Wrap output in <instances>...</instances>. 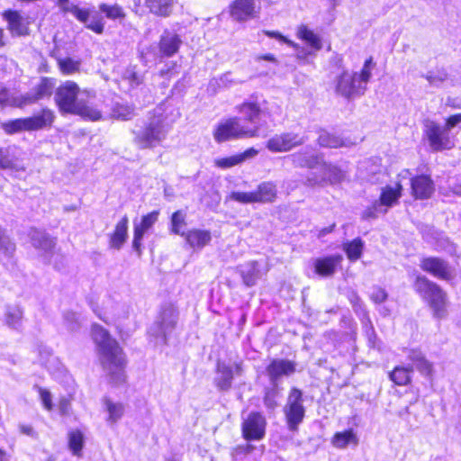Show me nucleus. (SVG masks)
I'll return each mask as SVG.
<instances>
[{
  "label": "nucleus",
  "instance_id": "473e14b6",
  "mask_svg": "<svg viewBox=\"0 0 461 461\" xmlns=\"http://www.w3.org/2000/svg\"><path fill=\"white\" fill-rule=\"evenodd\" d=\"M31 238L33 247L44 252L50 251L55 246V240L43 231L33 230Z\"/></svg>",
  "mask_w": 461,
  "mask_h": 461
},
{
  "label": "nucleus",
  "instance_id": "4be33fe9",
  "mask_svg": "<svg viewBox=\"0 0 461 461\" xmlns=\"http://www.w3.org/2000/svg\"><path fill=\"white\" fill-rule=\"evenodd\" d=\"M4 17L8 23V30L13 35L23 36L29 34L30 18L17 11H6Z\"/></svg>",
  "mask_w": 461,
  "mask_h": 461
},
{
  "label": "nucleus",
  "instance_id": "49530a36",
  "mask_svg": "<svg viewBox=\"0 0 461 461\" xmlns=\"http://www.w3.org/2000/svg\"><path fill=\"white\" fill-rule=\"evenodd\" d=\"M99 9L101 12L105 14L106 17L112 20L118 19V18H123L125 16V14L122 10V8L115 4L113 5H109L106 4H101L99 5Z\"/></svg>",
  "mask_w": 461,
  "mask_h": 461
},
{
  "label": "nucleus",
  "instance_id": "a19ab883",
  "mask_svg": "<svg viewBox=\"0 0 461 461\" xmlns=\"http://www.w3.org/2000/svg\"><path fill=\"white\" fill-rule=\"evenodd\" d=\"M332 445L337 448H345L349 443L357 445L358 439L352 429L345 430L342 432H337L332 439Z\"/></svg>",
  "mask_w": 461,
  "mask_h": 461
},
{
  "label": "nucleus",
  "instance_id": "a878e982",
  "mask_svg": "<svg viewBox=\"0 0 461 461\" xmlns=\"http://www.w3.org/2000/svg\"><path fill=\"white\" fill-rule=\"evenodd\" d=\"M243 283L247 286H253L260 279L267 270H263L259 262L249 261L239 267Z\"/></svg>",
  "mask_w": 461,
  "mask_h": 461
},
{
  "label": "nucleus",
  "instance_id": "6e6552de",
  "mask_svg": "<svg viewBox=\"0 0 461 461\" xmlns=\"http://www.w3.org/2000/svg\"><path fill=\"white\" fill-rule=\"evenodd\" d=\"M177 321V312L173 306L162 310L157 321L149 328V334L157 339V343L166 344L167 336L171 334Z\"/></svg>",
  "mask_w": 461,
  "mask_h": 461
},
{
  "label": "nucleus",
  "instance_id": "f03ea898",
  "mask_svg": "<svg viewBox=\"0 0 461 461\" xmlns=\"http://www.w3.org/2000/svg\"><path fill=\"white\" fill-rule=\"evenodd\" d=\"M83 95L94 96L92 91L82 90L78 85L67 80L61 83L55 91L54 101L61 113L78 115L90 121H98L102 118L101 112L94 106L88 105Z\"/></svg>",
  "mask_w": 461,
  "mask_h": 461
},
{
  "label": "nucleus",
  "instance_id": "37998d69",
  "mask_svg": "<svg viewBox=\"0 0 461 461\" xmlns=\"http://www.w3.org/2000/svg\"><path fill=\"white\" fill-rule=\"evenodd\" d=\"M364 243L360 239H355L350 242L344 243L343 249L351 261L360 258L363 252Z\"/></svg>",
  "mask_w": 461,
  "mask_h": 461
},
{
  "label": "nucleus",
  "instance_id": "a18cd8bd",
  "mask_svg": "<svg viewBox=\"0 0 461 461\" xmlns=\"http://www.w3.org/2000/svg\"><path fill=\"white\" fill-rule=\"evenodd\" d=\"M84 444V436L79 430L71 431L68 435L69 448L75 456H80Z\"/></svg>",
  "mask_w": 461,
  "mask_h": 461
},
{
  "label": "nucleus",
  "instance_id": "79ce46f5",
  "mask_svg": "<svg viewBox=\"0 0 461 461\" xmlns=\"http://www.w3.org/2000/svg\"><path fill=\"white\" fill-rule=\"evenodd\" d=\"M186 214L181 210L175 212L171 216V227L170 230L172 233L184 237L186 232L183 229L186 226Z\"/></svg>",
  "mask_w": 461,
  "mask_h": 461
},
{
  "label": "nucleus",
  "instance_id": "bb28decb",
  "mask_svg": "<svg viewBox=\"0 0 461 461\" xmlns=\"http://www.w3.org/2000/svg\"><path fill=\"white\" fill-rule=\"evenodd\" d=\"M412 195L416 199H427L433 191L434 186L431 179L428 176H418L411 180Z\"/></svg>",
  "mask_w": 461,
  "mask_h": 461
},
{
  "label": "nucleus",
  "instance_id": "4468645a",
  "mask_svg": "<svg viewBox=\"0 0 461 461\" xmlns=\"http://www.w3.org/2000/svg\"><path fill=\"white\" fill-rule=\"evenodd\" d=\"M242 374L243 367L241 362L227 364L219 361L217 363L214 383L221 391H228L231 387L234 375L240 376Z\"/></svg>",
  "mask_w": 461,
  "mask_h": 461
},
{
  "label": "nucleus",
  "instance_id": "58836bf2",
  "mask_svg": "<svg viewBox=\"0 0 461 461\" xmlns=\"http://www.w3.org/2000/svg\"><path fill=\"white\" fill-rule=\"evenodd\" d=\"M412 366H396L390 373V379L397 385H406L411 381Z\"/></svg>",
  "mask_w": 461,
  "mask_h": 461
},
{
  "label": "nucleus",
  "instance_id": "052dcab7",
  "mask_svg": "<svg viewBox=\"0 0 461 461\" xmlns=\"http://www.w3.org/2000/svg\"><path fill=\"white\" fill-rule=\"evenodd\" d=\"M371 299L375 303H384L387 299V293L381 287H375L371 294Z\"/></svg>",
  "mask_w": 461,
  "mask_h": 461
},
{
  "label": "nucleus",
  "instance_id": "cd10ccee",
  "mask_svg": "<svg viewBox=\"0 0 461 461\" xmlns=\"http://www.w3.org/2000/svg\"><path fill=\"white\" fill-rule=\"evenodd\" d=\"M186 243L194 249H202L212 240L211 232L207 230L192 229L184 236Z\"/></svg>",
  "mask_w": 461,
  "mask_h": 461
},
{
  "label": "nucleus",
  "instance_id": "69168bd1",
  "mask_svg": "<svg viewBox=\"0 0 461 461\" xmlns=\"http://www.w3.org/2000/svg\"><path fill=\"white\" fill-rule=\"evenodd\" d=\"M457 125V122L454 117V115H451L449 116L447 120H446V124H445V129L448 131H450L452 128L456 127Z\"/></svg>",
  "mask_w": 461,
  "mask_h": 461
},
{
  "label": "nucleus",
  "instance_id": "8fccbe9b",
  "mask_svg": "<svg viewBox=\"0 0 461 461\" xmlns=\"http://www.w3.org/2000/svg\"><path fill=\"white\" fill-rule=\"evenodd\" d=\"M425 78L432 86H440L448 78V75L445 70H438L436 72H429Z\"/></svg>",
  "mask_w": 461,
  "mask_h": 461
},
{
  "label": "nucleus",
  "instance_id": "3c124183",
  "mask_svg": "<svg viewBox=\"0 0 461 461\" xmlns=\"http://www.w3.org/2000/svg\"><path fill=\"white\" fill-rule=\"evenodd\" d=\"M230 199L240 203H254L257 202L255 191L253 192H232Z\"/></svg>",
  "mask_w": 461,
  "mask_h": 461
},
{
  "label": "nucleus",
  "instance_id": "5fc2aeb1",
  "mask_svg": "<svg viewBox=\"0 0 461 461\" xmlns=\"http://www.w3.org/2000/svg\"><path fill=\"white\" fill-rule=\"evenodd\" d=\"M64 322L70 330H75L79 327V317L73 312H68L64 314Z\"/></svg>",
  "mask_w": 461,
  "mask_h": 461
},
{
  "label": "nucleus",
  "instance_id": "9d476101",
  "mask_svg": "<svg viewBox=\"0 0 461 461\" xmlns=\"http://www.w3.org/2000/svg\"><path fill=\"white\" fill-rule=\"evenodd\" d=\"M402 185L397 182L393 185H386L382 188L379 201H376L372 208L365 212V217L375 218L377 213H385L387 208L393 206L402 195Z\"/></svg>",
  "mask_w": 461,
  "mask_h": 461
},
{
  "label": "nucleus",
  "instance_id": "39448f33",
  "mask_svg": "<svg viewBox=\"0 0 461 461\" xmlns=\"http://www.w3.org/2000/svg\"><path fill=\"white\" fill-rule=\"evenodd\" d=\"M259 127L242 122L239 117H231L221 121L213 131L214 140L221 143L231 140L257 138Z\"/></svg>",
  "mask_w": 461,
  "mask_h": 461
},
{
  "label": "nucleus",
  "instance_id": "680f3d73",
  "mask_svg": "<svg viewBox=\"0 0 461 461\" xmlns=\"http://www.w3.org/2000/svg\"><path fill=\"white\" fill-rule=\"evenodd\" d=\"M415 366L420 373L424 375H429L432 372V365L425 358V357H422V359L419 361Z\"/></svg>",
  "mask_w": 461,
  "mask_h": 461
},
{
  "label": "nucleus",
  "instance_id": "603ef678",
  "mask_svg": "<svg viewBox=\"0 0 461 461\" xmlns=\"http://www.w3.org/2000/svg\"><path fill=\"white\" fill-rule=\"evenodd\" d=\"M278 397V391L274 385L273 388L267 389L264 396V404L267 408L273 410L277 406L276 399Z\"/></svg>",
  "mask_w": 461,
  "mask_h": 461
},
{
  "label": "nucleus",
  "instance_id": "0e129e2a",
  "mask_svg": "<svg viewBox=\"0 0 461 461\" xmlns=\"http://www.w3.org/2000/svg\"><path fill=\"white\" fill-rule=\"evenodd\" d=\"M424 357L423 354L418 349H411L409 352L408 358L416 365L419 361H420Z\"/></svg>",
  "mask_w": 461,
  "mask_h": 461
},
{
  "label": "nucleus",
  "instance_id": "f8f14e48",
  "mask_svg": "<svg viewBox=\"0 0 461 461\" xmlns=\"http://www.w3.org/2000/svg\"><path fill=\"white\" fill-rule=\"evenodd\" d=\"M343 172L335 165L328 163L320 158L317 167L307 176V182L311 185H321L323 183H338L343 178Z\"/></svg>",
  "mask_w": 461,
  "mask_h": 461
},
{
  "label": "nucleus",
  "instance_id": "4c0bfd02",
  "mask_svg": "<svg viewBox=\"0 0 461 461\" xmlns=\"http://www.w3.org/2000/svg\"><path fill=\"white\" fill-rule=\"evenodd\" d=\"M23 311L19 305L6 306L5 313V323L14 329H18L22 324Z\"/></svg>",
  "mask_w": 461,
  "mask_h": 461
},
{
  "label": "nucleus",
  "instance_id": "f3484780",
  "mask_svg": "<svg viewBox=\"0 0 461 461\" xmlns=\"http://www.w3.org/2000/svg\"><path fill=\"white\" fill-rule=\"evenodd\" d=\"M255 0H235L230 5V14L237 22H246L258 16Z\"/></svg>",
  "mask_w": 461,
  "mask_h": 461
},
{
  "label": "nucleus",
  "instance_id": "7c9ffc66",
  "mask_svg": "<svg viewBox=\"0 0 461 461\" xmlns=\"http://www.w3.org/2000/svg\"><path fill=\"white\" fill-rule=\"evenodd\" d=\"M341 259V256L316 259L315 271L318 275L322 276H331L335 271L336 266L340 263Z\"/></svg>",
  "mask_w": 461,
  "mask_h": 461
},
{
  "label": "nucleus",
  "instance_id": "c9c22d12",
  "mask_svg": "<svg viewBox=\"0 0 461 461\" xmlns=\"http://www.w3.org/2000/svg\"><path fill=\"white\" fill-rule=\"evenodd\" d=\"M258 203H272L276 197V187L271 182H265L255 190Z\"/></svg>",
  "mask_w": 461,
  "mask_h": 461
},
{
  "label": "nucleus",
  "instance_id": "f704fd0d",
  "mask_svg": "<svg viewBox=\"0 0 461 461\" xmlns=\"http://www.w3.org/2000/svg\"><path fill=\"white\" fill-rule=\"evenodd\" d=\"M57 65L59 72L68 77L80 72L81 60L70 57L58 58Z\"/></svg>",
  "mask_w": 461,
  "mask_h": 461
},
{
  "label": "nucleus",
  "instance_id": "412c9836",
  "mask_svg": "<svg viewBox=\"0 0 461 461\" xmlns=\"http://www.w3.org/2000/svg\"><path fill=\"white\" fill-rule=\"evenodd\" d=\"M158 215V211H153L142 216L140 223L134 221L132 246L135 250L140 251L143 236L156 223Z\"/></svg>",
  "mask_w": 461,
  "mask_h": 461
},
{
  "label": "nucleus",
  "instance_id": "9b49d317",
  "mask_svg": "<svg viewBox=\"0 0 461 461\" xmlns=\"http://www.w3.org/2000/svg\"><path fill=\"white\" fill-rule=\"evenodd\" d=\"M305 141L306 138L304 136L294 131H284L269 138L266 147L273 153H285L302 146Z\"/></svg>",
  "mask_w": 461,
  "mask_h": 461
},
{
  "label": "nucleus",
  "instance_id": "ea45409f",
  "mask_svg": "<svg viewBox=\"0 0 461 461\" xmlns=\"http://www.w3.org/2000/svg\"><path fill=\"white\" fill-rule=\"evenodd\" d=\"M105 410L108 412L107 421L111 424L116 423L124 413V405L121 402H114L108 398L104 400Z\"/></svg>",
  "mask_w": 461,
  "mask_h": 461
},
{
  "label": "nucleus",
  "instance_id": "13d9d810",
  "mask_svg": "<svg viewBox=\"0 0 461 461\" xmlns=\"http://www.w3.org/2000/svg\"><path fill=\"white\" fill-rule=\"evenodd\" d=\"M38 391H39L40 398H41L43 407L47 411H51L52 407H53L51 393L48 390L41 388V387H40Z\"/></svg>",
  "mask_w": 461,
  "mask_h": 461
},
{
  "label": "nucleus",
  "instance_id": "e433bc0d",
  "mask_svg": "<svg viewBox=\"0 0 461 461\" xmlns=\"http://www.w3.org/2000/svg\"><path fill=\"white\" fill-rule=\"evenodd\" d=\"M149 11L159 16H168L171 14L174 0H145Z\"/></svg>",
  "mask_w": 461,
  "mask_h": 461
},
{
  "label": "nucleus",
  "instance_id": "2eb2a0df",
  "mask_svg": "<svg viewBox=\"0 0 461 461\" xmlns=\"http://www.w3.org/2000/svg\"><path fill=\"white\" fill-rule=\"evenodd\" d=\"M267 420L259 412H250L241 424L242 436L246 440H260L266 434Z\"/></svg>",
  "mask_w": 461,
  "mask_h": 461
},
{
  "label": "nucleus",
  "instance_id": "72a5a7b5",
  "mask_svg": "<svg viewBox=\"0 0 461 461\" xmlns=\"http://www.w3.org/2000/svg\"><path fill=\"white\" fill-rule=\"evenodd\" d=\"M296 35L299 39L305 41L315 50H320L322 48L320 36L313 31L308 29L306 25H300L297 29Z\"/></svg>",
  "mask_w": 461,
  "mask_h": 461
},
{
  "label": "nucleus",
  "instance_id": "423d86ee",
  "mask_svg": "<svg viewBox=\"0 0 461 461\" xmlns=\"http://www.w3.org/2000/svg\"><path fill=\"white\" fill-rule=\"evenodd\" d=\"M54 119V112L49 108H44L38 114L32 117L9 121L5 122L2 127L7 134H14L21 131H32L50 127Z\"/></svg>",
  "mask_w": 461,
  "mask_h": 461
},
{
  "label": "nucleus",
  "instance_id": "ddd939ff",
  "mask_svg": "<svg viewBox=\"0 0 461 461\" xmlns=\"http://www.w3.org/2000/svg\"><path fill=\"white\" fill-rule=\"evenodd\" d=\"M336 93L346 98L364 95L366 86H362L357 79V72L344 71L336 80Z\"/></svg>",
  "mask_w": 461,
  "mask_h": 461
},
{
  "label": "nucleus",
  "instance_id": "774afa93",
  "mask_svg": "<svg viewBox=\"0 0 461 461\" xmlns=\"http://www.w3.org/2000/svg\"><path fill=\"white\" fill-rule=\"evenodd\" d=\"M334 227H335V224H331L330 226L329 227H326V228H323L320 230L319 232V238H321V237H324L325 235H327L328 233H330L333 230H334Z\"/></svg>",
  "mask_w": 461,
  "mask_h": 461
},
{
  "label": "nucleus",
  "instance_id": "c03bdc74",
  "mask_svg": "<svg viewBox=\"0 0 461 461\" xmlns=\"http://www.w3.org/2000/svg\"><path fill=\"white\" fill-rule=\"evenodd\" d=\"M55 86V82L53 78L50 77H42L41 82L35 86L32 89L34 94L36 95L38 100L42 99L45 96H50Z\"/></svg>",
  "mask_w": 461,
  "mask_h": 461
},
{
  "label": "nucleus",
  "instance_id": "338daca9",
  "mask_svg": "<svg viewBox=\"0 0 461 461\" xmlns=\"http://www.w3.org/2000/svg\"><path fill=\"white\" fill-rule=\"evenodd\" d=\"M20 430L22 433L26 434L28 436H33L34 430L32 426L29 425H22L20 426Z\"/></svg>",
  "mask_w": 461,
  "mask_h": 461
},
{
  "label": "nucleus",
  "instance_id": "5701e85b",
  "mask_svg": "<svg viewBox=\"0 0 461 461\" xmlns=\"http://www.w3.org/2000/svg\"><path fill=\"white\" fill-rule=\"evenodd\" d=\"M321 156L315 154L312 149L305 148L287 157L294 167H307L314 170L320 163Z\"/></svg>",
  "mask_w": 461,
  "mask_h": 461
},
{
  "label": "nucleus",
  "instance_id": "b1692460",
  "mask_svg": "<svg viewBox=\"0 0 461 461\" xmlns=\"http://www.w3.org/2000/svg\"><path fill=\"white\" fill-rule=\"evenodd\" d=\"M38 98L34 94L33 90L25 95H18L8 90H4L0 93V103L5 105L23 107L28 104L38 102Z\"/></svg>",
  "mask_w": 461,
  "mask_h": 461
},
{
  "label": "nucleus",
  "instance_id": "e2e57ef3",
  "mask_svg": "<svg viewBox=\"0 0 461 461\" xmlns=\"http://www.w3.org/2000/svg\"><path fill=\"white\" fill-rule=\"evenodd\" d=\"M254 450V447L252 445L247 444L244 446H238L233 450V455H240V454H249Z\"/></svg>",
  "mask_w": 461,
  "mask_h": 461
},
{
  "label": "nucleus",
  "instance_id": "bf43d9fd",
  "mask_svg": "<svg viewBox=\"0 0 461 461\" xmlns=\"http://www.w3.org/2000/svg\"><path fill=\"white\" fill-rule=\"evenodd\" d=\"M14 163L10 158L9 151L7 149H0V168H11Z\"/></svg>",
  "mask_w": 461,
  "mask_h": 461
},
{
  "label": "nucleus",
  "instance_id": "09e8293b",
  "mask_svg": "<svg viewBox=\"0 0 461 461\" xmlns=\"http://www.w3.org/2000/svg\"><path fill=\"white\" fill-rule=\"evenodd\" d=\"M133 115L134 110L129 105L116 104L113 109V116L119 120H130Z\"/></svg>",
  "mask_w": 461,
  "mask_h": 461
},
{
  "label": "nucleus",
  "instance_id": "aec40b11",
  "mask_svg": "<svg viewBox=\"0 0 461 461\" xmlns=\"http://www.w3.org/2000/svg\"><path fill=\"white\" fill-rule=\"evenodd\" d=\"M421 268L434 276L448 280L453 276L451 267L444 260L438 258H429L422 260Z\"/></svg>",
  "mask_w": 461,
  "mask_h": 461
},
{
  "label": "nucleus",
  "instance_id": "c756f323",
  "mask_svg": "<svg viewBox=\"0 0 461 461\" xmlns=\"http://www.w3.org/2000/svg\"><path fill=\"white\" fill-rule=\"evenodd\" d=\"M181 39L176 33L166 32L159 41V50L162 54L170 57L176 54L181 45Z\"/></svg>",
  "mask_w": 461,
  "mask_h": 461
},
{
  "label": "nucleus",
  "instance_id": "2f4dec72",
  "mask_svg": "<svg viewBox=\"0 0 461 461\" xmlns=\"http://www.w3.org/2000/svg\"><path fill=\"white\" fill-rule=\"evenodd\" d=\"M318 143L323 148L330 149H337L353 144L352 142L343 140L340 137L331 134L326 131H321L320 132L318 137Z\"/></svg>",
  "mask_w": 461,
  "mask_h": 461
},
{
  "label": "nucleus",
  "instance_id": "dca6fc26",
  "mask_svg": "<svg viewBox=\"0 0 461 461\" xmlns=\"http://www.w3.org/2000/svg\"><path fill=\"white\" fill-rule=\"evenodd\" d=\"M424 132L431 149L438 151L449 148L447 131L439 124L432 121L427 122Z\"/></svg>",
  "mask_w": 461,
  "mask_h": 461
},
{
  "label": "nucleus",
  "instance_id": "6ab92c4d",
  "mask_svg": "<svg viewBox=\"0 0 461 461\" xmlns=\"http://www.w3.org/2000/svg\"><path fill=\"white\" fill-rule=\"evenodd\" d=\"M295 369L296 364L291 360L273 359L267 367V374L271 384L276 386V383L280 377L293 375Z\"/></svg>",
  "mask_w": 461,
  "mask_h": 461
},
{
  "label": "nucleus",
  "instance_id": "f257e3e1",
  "mask_svg": "<svg viewBox=\"0 0 461 461\" xmlns=\"http://www.w3.org/2000/svg\"><path fill=\"white\" fill-rule=\"evenodd\" d=\"M92 339L96 344L102 366L113 384L124 382L125 356L118 342L98 324L92 326Z\"/></svg>",
  "mask_w": 461,
  "mask_h": 461
},
{
  "label": "nucleus",
  "instance_id": "7ed1b4c3",
  "mask_svg": "<svg viewBox=\"0 0 461 461\" xmlns=\"http://www.w3.org/2000/svg\"><path fill=\"white\" fill-rule=\"evenodd\" d=\"M414 289L427 302L434 318L441 320L447 316V296L437 284L419 276Z\"/></svg>",
  "mask_w": 461,
  "mask_h": 461
},
{
  "label": "nucleus",
  "instance_id": "0eeeda50",
  "mask_svg": "<svg viewBox=\"0 0 461 461\" xmlns=\"http://www.w3.org/2000/svg\"><path fill=\"white\" fill-rule=\"evenodd\" d=\"M59 5L64 12L71 14L77 21L84 23L87 29L97 34L103 33L104 27L103 18L96 13L70 4L69 0H59Z\"/></svg>",
  "mask_w": 461,
  "mask_h": 461
},
{
  "label": "nucleus",
  "instance_id": "1a4fd4ad",
  "mask_svg": "<svg viewBox=\"0 0 461 461\" xmlns=\"http://www.w3.org/2000/svg\"><path fill=\"white\" fill-rule=\"evenodd\" d=\"M305 414V409L303 405V393L297 388H293L288 395L287 402L285 407V415L288 429L295 431L300 423L303 422Z\"/></svg>",
  "mask_w": 461,
  "mask_h": 461
},
{
  "label": "nucleus",
  "instance_id": "c85d7f7f",
  "mask_svg": "<svg viewBox=\"0 0 461 461\" xmlns=\"http://www.w3.org/2000/svg\"><path fill=\"white\" fill-rule=\"evenodd\" d=\"M258 154V150L249 148L244 152L233 155L228 158H221L215 160V165L221 168H229L243 163L245 160L252 158Z\"/></svg>",
  "mask_w": 461,
  "mask_h": 461
},
{
  "label": "nucleus",
  "instance_id": "a211bd4d",
  "mask_svg": "<svg viewBox=\"0 0 461 461\" xmlns=\"http://www.w3.org/2000/svg\"><path fill=\"white\" fill-rule=\"evenodd\" d=\"M265 100H259L258 97H251L236 107L238 113L242 114L245 123L254 124L264 113Z\"/></svg>",
  "mask_w": 461,
  "mask_h": 461
},
{
  "label": "nucleus",
  "instance_id": "20e7f679",
  "mask_svg": "<svg viewBox=\"0 0 461 461\" xmlns=\"http://www.w3.org/2000/svg\"><path fill=\"white\" fill-rule=\"evenodd\" d=\"M134 142L141 149L152 148L163 141L168 127L161 114L153 115L140 129L133 130Z\"/></svg>",
  "mask_w": 461,
  "mask_h": 461
},
{
  "label": "nucleus",
  "instance_id": "864d4df0",
  "mask_svg": "<svg viewBox=\"0 0 461 461\" xmlns=\"http://www.w3.org/2000/svg\"><path fill=\"white\" fill-rule=\"evenodd\" d=\"M15 250V245L5 236L3 235L0 228V251L11 256Z\"/></svg>",
  "mask_w": 461,
  "mask_h": 461
},
{
  "label": "nucleus",
  "instance_id": "4d7b16f0",
  "mask_svg": "<svg viewBox=\"0 0 461 461\" xmlns=\"http://www.w3.org/2000/svg\"><path fill=\"white\" fill-rule=\"evenodd\" d=\"M264 33L270 37V38H276L279 40L280 41L291 46L294 50H298L300 49L299 45L291 40L287 39L285 36L282 35L280 32L276 31H265Z\"/></svg>",
  "mask_w": 461,
  "mask_h": 461
},
{
  "label": "nucleus",
  "instance_id": "6e6d98bb",
  "mask_svg": "<svg viewBox=\"0 0 461 461\" xmlns=\"http://www.w3.org/2000/svg\"><path fill=\"white\" fill-rule=\"evenodd\" d=\"M219 86L221 87H230L233 85H237L241 83L240 80L235 79L232 77L231 73L228 72L221 75L219 79H215Z\"/></svg>",
  "mask_w": 461,
  "mask_h": 461
},
{
  "label": "nucleus",
  "instance_id": "de8ad7c7",
  "mask_svg": "<svg viewBox=\"0 0 461 461\" xmlns=\"http://www.w3.org/2000/svg\"><path fill=\"white\" fill-rule=\"evenodd\" d=\"M375 67V63L373 61V58L370 57L367 59H366L363 68L360 71V73H357V79L359 83H361L362 86H366V84L371 78L372 76V69Z\"/></svg>",
  "mask_w": 461,
  "mask_h": 461
},
{
  "label": "nucleus",
  "instance_id": "393cba45",
  "mask_svg": "<svg viewBox=\"0 0 461 461\" xmlns=\"http://www.w3.org/2000/svg\"><path fill=\"white\" fill-rule=\"evenodd\" d=\"M129 218L124 215L115 225L114 230L109 234V247L119 250L128 240Z\"/></svg>",
  "mask_w": 461,
  "mask_h": 461
}]
</instances>
